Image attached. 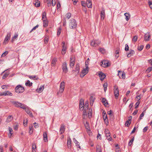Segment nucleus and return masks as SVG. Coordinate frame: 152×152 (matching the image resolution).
<instances>
[{"mask_svg": "<svg viewBox=\"0 0 152 152\" xmlns=\"http://www.w3.org/2000/svg\"><path fill=\"white\" fill-rule=\"evenodd\" d=\"M52 5L53 6H54L56 4V2L55 0H52L51 1Z\"/></svg>", "mask_w": 152, "mask_h": 152, "instance_id": "0e129e2a", "label": "nucleus"}, {"mask_svg": "<svg viewBox=\"0 0 152 152\" xmlns=\"http://www.w3.org/2000/svg\"><path fill=\"white\" fill-rule=\"evenodd\" d=\"M144 112H145V110L140 115V117H139V119L140 120H141L142 119V117L144 116Z\"/></svg>", "mask_w": 152, "mask_h": 152, "instance_id": "603ef678", "label": "nucleus"}, {"mask_svg": "<svg viewBox=\"0 0 152 152\" xmlns=\"http://www.w3.org/2000/svg\"><path fill=\"white\" fill-rule=\"evenodd\" d=\"M61 29L60 28H59L58 30V32L57 33V35L58 36H59L61 32Z\"/></svg>", "mask_w": 152, "mask_h": 152, "instance_id": "09e8293b", "label": "nucleus"}, {"mask_svg": "<svg viewBox=\"0 0 152 152\" xmlns=\"http://www.w3.org/2000/svg\"><path fill=\"white\" fill-rule=\"evenodd\" d=\"M44 88V86H41L39 88L37 89V91L38 93H41L43 91Z\"/></svg>", "mask_w": 152, "mask_h": 152, "instance_id": "aec40b11", "label": "nucleus"}, {"mask_svg": "<svg viewBox=\"0 0 152 152\" xmlns=\"http://www.w3.org/2000/svg\"><path fill=\"white\" fill-rule=\"evenodd\" d=\"M46 13L45 12H44L42 13V20L43 21L44 20H46Z\"/></svg>", "mask_w": 152, "mask_h": 152, "instance_id": "473e14b6", "label": "nucleus"}, {"mask_svg": "<svg viewBox=\"0 0 152 152\" xmlns=\"http://www.w3.org/2000/svg\"><path fill=\"white\" fill-rule=\"evenodd\" d=\"M104 15L105 10L103 8H102V10L100 13V17L102 20L104 19Z\"/></svg>", "mask_w": 152, "mask_h": 152, "instance_id": "4468645a", "label": "nucleus"}, {"mask_svg": "<svg viewBox=\"0 0 152 152\" xmlns=\"http://www.w3.org/2000/svg\"><path fill=\"white\" fill-rule=\"evenodd\" d=\"M148 4L149 5L151 8L152 10V2L151 1H148Z\"/></svg>", "mask_w": 152, "mask_h": 152, "instance_id": "338daca9", "label": "nucleus"}, {"mask_svg": "<svg viewBox=\"0 0 152 152\" xmlns=\"http://www.w3.org/2000/svg\"><path fill=\"white\" fill-rule=\"evenodd\" d=\"M67 145L68 148H71V140L70 138L67 139Z\"/></svg>", "mask_w": 152, "mask_h": 152, "instance_id": "dca6fc26", "label": "nucleus"}, {"mask_svg": "<svg viewBox=\"0 0 152 152\" xmlns=\"http://www.w3.org/2000/svg\"><path fill=\"white\" fill-rule=\"evenodd\" d=\"M102 102L105 106H107L108 104V103L106 99L104 98H103L101 100Z\"/></svg>", "mask_w": 152, "mask_h": 152, "instance_id": "5701e85b", "label": "nucleus"}, {"mask_svg": "<svg viewBox=\"0 0 152 152\" xmlns=\"http://www.w3.org/2000/svg\"><path fill=\"white\" fill-rule=\"evenodd\" d=\"M62 69L63 72L65 73H66L68 69L66 63V62H64L62 64Z\"/></svg>", "mask_w": 152, "mask_h": 152, "instance_id": "0eeeda50", "label": "nucleus"}, {"mask_svg": "<svg viewBox=\"0 0 152 152\" xmlns=\"http://www.w3.org/2000/svg\"><path fill=\"white\" fill-rule=\"evenodd\" d=\"M24 88L21 85H18L15 88V92L18 93H22L24 92Z\"/></svg>", "mask_w": 152, "mask_h": 152, "instance_id": "7ed1b4c3", "label": "nucleus"}, {"mask_svg": "<svg viewBox=\"0 0 152 152\" xmlns=\"http://www.w3.org/2000/svg\"><path fill=\"white\" fill-rule=\"evenodd\" d=\"M118 75L119 76L120 75H121L122 78L123 79H124L125 78V74L124 72H121L120 71H118Z\"/></svg>", "mask_w": 152, "mask_h": 152, "instance_id": "f3484780", "label": "nucleus"}, {"mask_svg": "<svg viewBox=\"0 0 152 152\" xmlns=\"http://www.w3.org/2000/svg\"><path fill=\"white\" fill-rule=\"evenodd\" d=\"M131 123V121H126L125 124V126H129Z\"/></svg>", "mask_w": 152, "mask_h": 152, "instance_id": "de8ad7c7", "label": "nucleus"}, {"mask_svg": "<svg viewBox=\"0 0 152 152\" xmlns=\"http://www.w3.org/2000/svg\"><path fill=\"white\" fill-rule=\"evenodd\" d=\"M114 93L115 97L117 99L119 96V90L117 86H114Z\"/></svg>", "mask_w": 152, "mask_h": 152, "instance_id": "423d86ee", "label": "nucleus"}, {"mask_svg": "<svg viewBox=\"0 0 152 152\" xmlns=\"http://www.w3.org/2000/svg\"><path fill=\"white\" fill-rule=\"evenodd\" d=\"M64 126L63 125H61L60 128V134H62L65 131Z\"/></svg>", "mask_w": 152, "mask_h": 152, "instance_id": "a211bd4d", "label": "nucleus"}, {"mask_svg": "<svg viewBox=\"0 0 152 152\" xmlns=\"http://www.w3.org/2000/svg\"><path fill=\"white\" fill-rule=\"evenodd\" d=\"M73 141L74 142L77 148H79L80 149V147L79 145V142L76 140L75 138H74Z\"/></svg>", "mask_w": 152, "mask_h": 152, "instance_id": "4be33fe9", "label": "nucleus"}, {"mask_svg": "<svg viewBox=\"0 0 152 152\" xmlns=\"http://www.w3.org/2000/svg\"><path fill=\"white\" fill-rule=\"evenodd\" d=\"M43 21V26L44 27H46L48 25V22L46 20H44Z\"/></svg>", "mask_w": 152, "mask_h": 152, "instance_id": "c9c22d12", "label": "nucleus"}, {"mask_svg": "<svg viewBox=\"0 0 152 152\" xmlns=\"http://www.w3.org/2000/svg\"><path fill=\"white\" fill-rule=\"evenodd\" d=\"M9 72H5L2 77V79H5L9 75Z\"/></svg>", "mask_w": 152, "mask_h": 152, "instance_id": "4c0bfd02", "label": "nucleus"}, {"mask_svg": "<svg viewBox=\"0 0 152 152\" xmlns=\"http://www.w3.org/2000/svg\"><path fill=\"white\" fill-rule=\"evenodd\" d=\"M33 132V126L32 125L30 126L29 128V133L31 134Z\"/></svg>", "mask_w": 152, "mask_h": 152, "instance_id": "72a5a7b5", "label": "nucleus"}, {"mask_svg": "<svg viewBox=\"0 0 152 152\" xmlns=\"http://www.w3.org/2000/svg\"><path fill=\"white\" fill-rule=\"evenodd\" d=\"M8 52L7 51H6L4 52L1 55V57H4L6 55H7L8 53Z\"/></svg>", "mask_w": 152, "mask_h": 152, "instance_id": "e2e57ef3", "label": "nucleus"}, {"mask_svg": "<svg viewBox=\"0 0 152 152\" xmlns=\"http://www.w3.org/2000/svg\"><path fill=\"white\" fill-rule=\"evenodd\" d=\"M110 119L111 121H113L114 120V117L113 114L110 115Z\"/></svg>", "mask_w": 152, "mask_h": 152, "instance_id": "864d4df0", "label": "nucleus"}, {"mask_svg": "<svg viewBox=\"0 0 152 152\" xmlns=\"http://www.w3.org/2000/svg\"><path fill=\"white\" fill-rule=\"evenodd\" d=\"M96 152H101V150L100 147L99 146L96 147Z\"/></svg>", "mask_w": 152, "mask_h": 152, "instance_id": "13d9d810", "label": "nucleus"}, {"mask_svg": "<svg viewBox=\"0 0 152 152\" xmlns=\"http://www.w3.org/2000/svg\"><path fill=\"white\" fill-rule=\"evenodd\" d=\"M81 5H82L84 7H86V6H85V4H86V2L85 1H81Z\"/></svg>", "mask_w": 152, "mask_h": 152, "instance_id": "680f3d73", "label": "nucleus"}, {"mask_svg": "<svg viewBox=\"0 0 152 152\" xmlns=\"http://www.w3.org/2000/svg\"><path fill=\"white\" fill-rule=\"evenodd\" d=\"M101 80H103L106 77V75L102 72H101L98 74Z\"/></svg>", "mask_w": 152, "mask_h": 152, "instance_id": "f8f14e48", "label": "nucleus"}, {"mask_svg": "<svg viewBox=\"0 0 152 152\" xmlns=\"http://www.w3.org/2000/svg\"><path fill=\"white\" fill-rule=\"evenodd\" d=\"M89 58H88L87 59V60L85 62V65L86 66V67L87 68H88V65L89 63Z\"/></svg>", "mask_w": 152, "mask_h": 152, "instance_id": "a18cd8bd", "label": "nucleus"}, {"mask_svg": "<svg viewBox=\"0 0 152 152\" xmlns=\"http://www.w3.org/2000/svg\"><path fill=\"white\" fill-rule=\"evenodd\" d=\"M152 67H149L146 70V72L147 73H148L150 72L152 70Z\"/></svg>", "mask_w": 152, "mask_h": 152, "instance_id": "49530a36", "label": "nucleus"}, {"mask_svg": "<svg viewBox=\"0 0 152 152\" xmlns=\"http://www.w3.org/2000/svg\"><path fill=\"white\" fill-rule=\"evenodd\" d=\"M9 131L10 133V134H9V136L10 138L13 134V133L12 132L13 130L11 128L9 127Z\"/></svg>", "mask_w": 152, "mask_h": 152, "instance_id": "c756f323", "label": "nucleus"}, {"mask_svg": "<svg viewBox=\"0 0 152 152\" xmlns=\"http://www.w3.org/2000/svg\"><path fill=\"white\" fill-rule=\"evenodd\" d=\"M88 115L89 118H90L91 117L92 115V110L91 109H89V111L88 112Z\"/></svg>", "mask_w": 152, "mask_h": 152, "instance_id": "c85d7f7f", "label": "nucleus"}, {"mask_svg": "<svg viewBox=\"0 0 152 152\" xmlns=\"http://www.w3.org/2000/svg\"><path fill=\"white\" fill-rule=\"evenodd\" d=\"M32 152H36V146L35 143H33L32 146Z\"/></svg>", "mask_w": 152, "mask_h": 152, "instance_id": "cd10ccee", "label": "nucleus"}, {"mask_svg": "<svg viewBox=\"0 0 152 152\" xmlns=\"http://www.w3.org/2000/svg\"><path fill=\"white\" fill-rule=\"evenodd\" d=\"M151 37V35L149 33L145 34L144 36V40L145 41H148L149 40V38Z\"/></svg>", "mask_w": 152, "mask_h": 152, "instance_id": "ddd939ff", "label": "nucleus"}, {"mask_svg": "<svg viewBox=\"0 0 152 152\" xmlns=\"http://www.w3.org/2000/svg\"><path fill=\"white\" fill-rule=\"evenodd\" d=\"M11 36L10 33L7 34V35L5 37V39L4 41V43L5 44H7L10 39V37Z\"/></svg>", "mask_w": 152, "mask_h": 152, "instance_id": "1a4fd4ad", "label": "nucleus"}, {"mask_svg": "<svg viewBox=\"0 0 152 152\" xmlns=\"http://www.w3.org/2000/svg\"><path fill=\"white\" fill-rule=\"evenodd\" d=\"M99 50L102 53H104L105 52L104 49L103 48H99Z\"/></svg>", "mask_w": 152, "mask_h": 152, "instance_id": "3c124183", "label": "nucleus"}, {"mask_svg": "<svg viewBox=\"0 0 152 152\" xmlns=\"http://www.w3.org/2000/svg\"><path fill=\"white\" fill-rule=\"evenodd\" d=\"M134 140V137H133L132 138L131 140L129 142V145L130 146L132 144V143L133 141Z\"/></svg>", "mask_w": 152, "mask_h": 152, "instance_id": "c03bdc74", "label": "nucleus"}, {"mask_svg": "<svg viewBox=\"0 0 152 152\" xmlns=\"http://www.w3.org/2000/svg\"><path fill=\"white\" fill-rule=\"evenodd\" d=\"M57 59L56 58H54L52 61L51 66H54L57 61Z\"/></svg>", "mask_w": 152, "mask_h": 152, "instance_id": "bb28decb", "label": "nucleus"}, {"mask_svg": "<svg viewBox=\"0 0 152 152\" xmlns=\"http://www.w3.org/2000/svg\"><path fill=\"white\" fill-rule=\"evenodd\" d=\"M124 16H125V19L127 21H128L130 19L131 15L129 13H125L124 14Z\"/></svg>", "mask_w": 152, "mask_h": 152, "instance_id": "2eb2a0df", "label": "nucleus"}, {"mask_svg": "<svg viewBox=\"0 0 152 152\" xmlns=\"http://www.w3.org/2000/svg\"><path fill=\"white\" fill-rule=\"evenodd\" d=\"M13 119V117L12 115H9L7 119L6 122L8 123L12 121Z\"/></svg>", "mask_w": 152, "mask_h": 152, "instance_id": "6ab92c4d", "label": "nucleus"}, {"mask_svg": "<svg viewBox=\"0 0 152 152\" xmlns=\"http://www.w3.org/2000/svg\"><path fill=\"white\" fill-rule=\"evenodd\" d=\"M140 101H138V102H137L135 104V109L137 108L140 104Z\"/></svg>", "mask_w": 152, "mask_h": 152, "instance_id": "6e6d98bb", "label": "nucleus"}, {"mask_svg": "<svg viewBox=\"0 0 152 152\" xmlns=\"http://www.w3.org/2000/svg\"><path fill=\"white\" fill-rule=\"evenodd\" d=\"M25 110L26 112L28 114H30V113L31 112L30 110L28 109V107L26 106V109H24Z\"/></svg>", "mask_w": 152, "mask_h": 152, "instance_id": "58836bf2", "label": "nucleus"}, {"mask_svg": "<svg viewBox=\"0 0 152 152\" xmlns=\"http://www.w3.org/2000/svg\"><path fill=\"white\" fill-rule=\"evenodd\" d=\"M138 39V37L136 35L134 36L133 39H132V41L134 42H136L137 40Z\"/></svg>", "mask_w": 152, "mask_h": 152, "instance_id": "37998d69", "label": "nucleus"}, {"mask_svg": "<svg viewBox=\"0 0 152 152\" xmlns=\"http://www.w3.org/2000/svg\"><path fill=\"white\" fill-rule=\"evenodd\" d=\"M5 93L6 94V96L9 95L10 96H12V94L9 91H5Z\"/></svg>", "mask_w": 152, "mask_h": 152, "instance_id": "ea45409f", "label": "nucleus"}, {"mask_svg": "<svg viewBox=\"0 0 152 152\" xmlns=\"http://www.w3.org/2000/svg\"><path fill=\"white\" fill-rule=\"evenodd\" d=\"M8 87V86H7V85H4V86H1V88L3 89H6Z\"/></svg>", "mask_w": 152, "mask_h": 152, "instance_id": "774afa93", "label": "nucleus"}, {"mask_svg": "<svg viewBox=\"0 0 152 152\" xmlns=\"http://www.w3.org/2000/svg\"><path fill=\"white\" fill-rule=\"evenodd\" d=\"M95 99V98L92 96H91L90 98V101L94 102Z\"/></svg>", "mask_w": 152, "mask_h": 152, "instance_id": "bf43d9fd", "label": "nucleus"}, {"mask_svg": "<svg viewBox=\"0 0 152 152\" xmlns=\"http://www.w3.org/2000/svg\"><path fill=\"white\" fill-rule=\"evenodd\" d=\"M104 120L105 124L107 126L109 124L108 119H104Z\"/></svg>", "mask_w": 152, "mask_h": 152, "instance_id": "4d7b16f0", "label": "nucleus"}, {"mask_svg": "<svg viewBox=\"0 0 152 152\" xmlns=\"http://www.w3.org/2000/svg\"><path fill=\"white\" fill-rule=\"evenodd\" d=\"M115 56L116 58H117L119 56V49L116 50L115 52Z\"/></svg>", "mask_w": 152, "mask_h": 152, "instance_id": "e433bc0d", "label": "nucleus"}, {"mask_svg": "<svg viewBox=\"0 0 152 152\" xmlns=\"http://www.w3.org/2000/svg\"><path fill=\"white\" fill-rule=\"evenodd\" d=\"M100 42L98 40H94L91 42V45L92 46L96 47L99 44Z\"/></svg>", "mask_w": 152, "mask_h": 152, "instance_id": "39448f33", "label": "nucleus"}, {"mask_svg": "<svg viewBox=\"0 0 152 152\" xmlns=\"http://www.w3.org/2000/svg\"><path fill=\"white\" fill-rule=\"evenodd\" d=\"M32 85V83L30 82V81L29 80H28L27 82L25 83V85L26 86H31Z\"/></svg>", "mask_w": 152, "mask_h": 152, "instance_id": "7c9ffc66", "label": "nucleus"}, {"mask_svg": "<svg viewBox=\"0 0 152 152\" xmlns=\"http://www.w3.org/2000/svg\"><path fill=\"white\" fill-rule=\"evenodd\" d=\"M101 66L104 67H106L109 66L110 64L109 63V61L107 60H104L101 61L100 63Z\"/></svg>", "mask_w": 152, "mask_h": 152, "instance_id": "20e7f679", "label": "nucleus"}, {"mask_svg": "<svg viewBox=\"0 0 152 152\" xmlns=\"http://www.w3.org/2000/svg\"><path fill=\"white\" fill-rule=\"evenodd\" d=\"M134 53V51L132 50L130 51V53L127 54V56L128 57H129L132 56H133Z\"/></svg>", "mask_w": 152, "mask_h": 152, "instance_id": "a878e982", "label": "nucleus"}, {"mask_svg": "<svg viewBox=\"0 0 152 152\" xmlns=\"http://www.w3.org/2000/svg\"><path fill=\"white\" fill-rule=\"evenodd\" d=\"M77 26V23L76 20L73 19L70 20L69 24V27L70 29H74L76 28Z\"/></svg>", "mask_w": 152, "mask_h": 152, "instance_id": "f257e3e1", "label": "nucleus"}, {"mask_svg": "<svg viewBox=\"0 0 152 152\" xmlns=\"http://www.w3.org/2000/svg\"><path fill=\"white\" fill-rule=\"evenodd\" d=\"M75 59L74 57L72 56L70 58V62L69 66L71 67H72L74 65Z\"/></svg>", "mask_w": 152, "mask_h": 152, "instance_id": "6e6552de", "label": "nucleus"}, {"mask_svg": "<svg viewBox=\"0 0 152 152\" xmlns=\"http://www.w3.org/2000/svg\"><path fill=\"white\" fill-rule=\"evenodd\" d=\"M79 69H80V66L78 64H77L76 65V66L75 68V72H76L77 73H78L79 72Z\"/></svg>", "mask_w": 152, "mask_h": 152, "instance_id": "2f4dec72", "label": "nucleus"}, {"mask_svg": "<svg viewBox=\"0 0 152 152\" xmlns=\"http://www.w3.org/2000/svg\"><path fill=\"white\" fill-rule=\"evenodd\" d=\"M71 16V14L70 13H68L66 15V16L68 19L70 18Z\"/></svg>", "mask_w": 152, "mask_h": 152, "instance_id": "79ce46f5", "label": "nucleus"}, {"mask_svg": "<svg viewBox=\"0 0 152 152\" xmlns=\"http://www.w3.org/2000/svg\"><path fill=\"white\" fill-rule=\"evenodd\" d=\"M85 126L86 130L89 131V132H91L89 125L87 122H86V123L85 124Z\"/></svg>", "mask_w": 152, "mask_h": 152, "instance_id": "b1692460", "label": "nucleus"}, {"mask_svg": "<svg viewBox=\"0 0 152 152\" xmlns=\"http://www.w3.org/2000/svg\"><path fill=\"white\" fill-rule=\"evenodd\" d=\"M43 135L44 138V141H48V137L47 133L46 132H44Z\"/></svg>", "mask_w": 152, "mask_h": 152, "instance_id": "412c9836", "label": "nucleus"}, {"mask_svg": "<svg viewBox=\"0 0 152 152\" xmlns=\"http://www.w3.org/2000/svg\"><path fill=\"white\" fill-rule=\"evenodd\" d=\"M88 67L87 68L86 67V68L85 69H83V70L82 71V74H83V76H82V75H80V77H83L85 75H86L88 73Z\"/></svg>", "mask_w": 152, "mask_h": 152, "instance_id": "9b49d317", "label": "nucleus"}, {"mask_svg": "<svg viewBox=\"0 0 152 152\" xmlns=\"http://www.w3.org/2000/svg\"><path fill=\"white\" fill-rule=\"evenodd\" d=\"M12 103L16 107H19L23 109H25L26 108V105L25 104H22L18 102L14 101L12 102Z\"/></svg>", "mask_w": 152, "mask_h": 152, "instance_id": "f03ea898", "label": "nucleus"}, {"mask_svg": "<svg viewBox=\"0 0 152 152\" xmlns=\"http://www.w3.org/2000/svg\"><path fill=\"white\" fill-rule=\"evenodd\" d=\"M103 117L104 120V119H106L108 118H107V114H106V113H105L103 115Z\"/></svg>", "mask_w": 152, "mask_h": 152, "instance_id": "69168bd1", "label": "nucleus"}, {"mask_svg": "<svg viewBox=\"0 0 152 152\" xmlns=\"http://www.w3.org/2000/svg\"><path fill=\"white\" fill-rule=\"evenodd\" d=\"M144 46L142 45H141L138 48V50L139 51H141L143 48Z\"/></svg>", "mask_w": 152, "mask_h": 152, "instance_id": "8fccbe9b", "label": "nucleus"}, {"mask_svg": "<svg viewBox=\"0 0 152 152\" xmlns=\"http://www.w3.org/2000/svg\"><path fill=\"white\" fill-rule=\"evenodd\" d=\"M66 47H63L61 53L62 54L64 55L66 53Z\"/></svg>", "mask_w": 152, "mask_h": 152, "instance_id": "f704fd0d", "label": "nucleus"}, {"mask_svg": "<svg viewBox=\"0 0 152 152\" xmlns=\"http://www.w3.org/2000/svg\"><path fill=\"white\" fill-rule=\"evenodd\" d=\"M79 104L84 105V100L83 99H81L80 100Z\"/></svg>", "mask_w": 152, "mask_h": 152, "instance_id": "052dcab7", "label": "nucleus"}, {"mask_svg": "<svg viewBox=\"0 0 152 152\" xmlns=\"http://www.w3.org/2000/svg\"><path fill=\"white\" fill-rule=\"evenodd\" d=\"M64 88V81L62 82L60 85V86L59 92L61 93L63 92Z\"/></svg>", "mask_w": 152, "mask_h": 152, "instance_id": "9d476101", "label": "nucleus"}, {"mask_svg": "<svg viewBox=\"0 0 152 152\" xmlns=\"http://www.w3.org/2000/svg\"><path fill=\"white\" fill-rule=\"evenodd\" d=\"M88 101H86L85 102V104H84V107L88 109Z\"/></svg>", "mask_w": 152, "mask_h": 152, "instance_id": "a19ab883", "label": "nucleus"}, {"mask_svg": "<svg viewBox=\"0 0 152 152\" xmlns=\"http://www.w3.org/2000/svg\"><path fill=\"white\" fill-rule=\"evenodd\" d=\"M84 107V105L79 104V108L80 110H83Z\"/></svg>", "mask_w": 152, "mask_h": 152, "instance_id": "5fc2aeb1", "label": "nucleus"}, {"mask_svg": "<svg viewBox=\"0 0 152 152\" xmlns=\"http://www.w3.org/2000/svg\"><path fill=\"white\" fill-rule=\"evenodd\" d=\"M34 4L36 7H39L40 5V1L38 0H35L34 2Z\"/></svg>", "mask_w": 152, "mask_h": 152, "instance_id": "393cba45", "label": "nucleus"}]
</instances>
